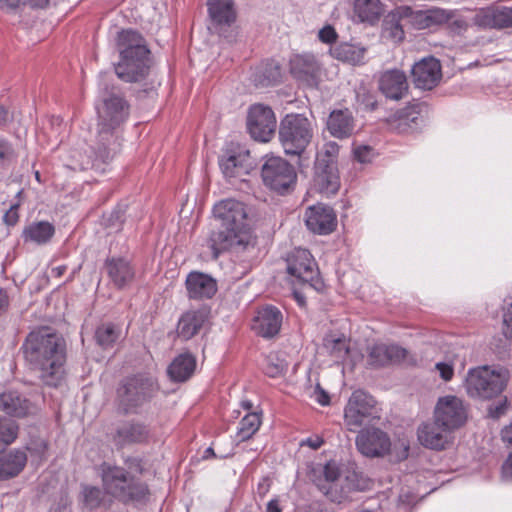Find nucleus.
I'll return each instance as SVG.
<instances>
[{
	"label": "nucleus",
	"mask_w": 512,
	"mask_h": 512,
	"mask_svg": "<svg viewBox=\"0 0 512 512\" xmlns=\"http://www.w3.org/2000/svg\"><path fill=\"white\" fill-rule=\"evenodd\" d=\"M411 77L416 88L422 90L433 89L442 77L439 60L433 56L422 58L413 65Z\"/></svg>",
	"instance_id": "obj_16"
},
{
	"label": "nucleus",
	"mask_w": 512,
	"mask_h": 512,
	"mask_svg": "<svg viewBox=\"0 0 512 512\" xmlns=\"http://www.w3.org/2000/svg\"><path fill=\"white\" fill-rule=\"evenodd\" d=\"M324 441L319 436L309 437L305 441L302 442L303 445H307L312 449H318L323 445Z\"/></svg>",
	"instance_id": "obj_60"
},
{
	"label": "nucleus",
	"mask_w": 512,
	"mask_h": 512,
	"mask_svg": "<svg viewBox=\"0 0 512 512\" xmlns=\"http://www.w3.org/2000/svg\"><path fill=\"white\" fill-rule=\"evenodd\" d=\"M121 335V328L113 323H103L96 328L95 341L103 349L112 348Z\"/></svg>",
	"instance_id": "obj_40"
},
{
	"label": "nucleus",
	"mask_w": 512,
	"mask_h": 512,
	"mask_svg": "<svg viewBox=\"0 0 512 512\" xmlns=\"http://www.w3.org/2000/svg\"><path fill=\"white\" fill-rule=\"evenodd\" d=\"M501 439L508 448H512V422L501 430Z\"/></svg>",
	"instance_id": "obj_57"
},
{
	"label": "nucleus",
	"mask_w": 512,
	"mask_h": 512,
	"mask_svg": "<svg viewBox=\"0 0 512 512\" xmlns=\"http://www.w3.org/2000/svg\"><path fill=\"white\" fill-rule=\"evenodd\" d=\"M285 370L286 364L284 361L279 360L276 356L273 355L266 357L263 364V371L267 376L276 378L283 375Z\"/></svg>",
	"instance_id": "obj_47"
},
{
	"label": "nucleus",
	"mask_w": 512,
	"mask_h": 512,
	"mask_svg": "<svg viewBox=\"0 0 512 512\" xmlns=\"http://www.w3.org/2000/svg\"><path fill=\"white\" fill-rule=\"evenodd\" d=\"M280 77V70H279V67L278 66H274L270 69V74L269 76L267 77V80H266V83H264L265 85H270L274 82H276V80Z\"/></svg>",
	"instance_id": "obj_63"
},
{
	"label": "nucleus",
	"mask_w": 512,
	"mask_h": 512,
	"mask_svg": "<svg viewBox=\"0 0 512 512\" xmlns=\"http://www.w3.org/2000/svg\"><path fill=\"white\" fill-rule=\"evenodd\" d=\"M406 74L399 69L386 70L378 79L379 91L390 100H401L408 92Z\"/></svg>",
	"instance_id": "obj_23"
},
{
	"label": "nucleus",
	"mask_w": 512,
	"mask_h": 512,
	"mask_svg": "<svg viewBox=\"0 0 512 512\" xmlns=\"http://www.w3.org/2000/svg\"><path fill=\"white\" fill-rule=\"evenodd\" d=\"M207 10L216 25L231 26L237 19L234 0H207Z\"/></svg>",
	"instance_id": "obj_31"
},
{
	"label": "nucleus",
	"mask_w": 512,
	"mask_h": 512,
	"mask_svg": "<svg viewBox=\"0 0 512 512\" xmlns=\"http://www.w3.org/2000/svg\"><path fill=\"white\" fill-rule=\"evenodd\" d=\"M358 451L370 458L383 457L390 452L391 440L389 435L379 428H367L356 437Z\"/></svg>",
	"instance_id": "obj_15"
},
{
	"label": "nucleus",
	"mask_w": 512,
	"mask_h": 512,
	"mask_svg": "<svg viewBox=\"0 0 512 512\" xmlns=\"http://www.w3.org/2000/svg\"><path fill=\"white\" fill-rule=\"evenodd\" d=\"M130 106L119 95H111L103 100L102 107L98 108V135L93 147L94 159L80 163V168H96L100 164L111 161L121 149V140L118 133L119 126L129 116Z\"/></svg>",
	"instance_id": "obj_4"
},
{
	"label": "nucleus",
	"mask_w": 512,
	"mask_h": 512,
	"mask_svg": "<svg viewBox=\"0 0 512 512\" xmlns=\"http://www.w3.org/2000/svg\"><path fill=\"white\" fill-rule=\"evenodd\" d=\"M125 464L128 469L110 462L99 465L102 489L106 495L124 505L146 504L151 496L149 485L135 474L143 473L142 460L128 457Z\"/></svg>",
	"instance_id": "obj_3"
},
{
	"label": "nucleus",
	"mask_w": 512,
	"mask_h": 512,
	"mask_svg": "<svg viewBox=\"0 0 512 512\" xmlns=\"http://www.w3.org/2000/svg\"><path fill=\"white\" fill-rule=\"evenodd\" d=\"M213 217L217 225L209 231L205 245L214 260L228 250L241 253L256 247L257 237L248 224L243 202L233 198L221 200L213 207Z\"/></svg>",
	"instance_id": "obj_1"
},
{
	"label": "nucleus",
	"mask_w": 512,
	"mask_h": 512,
	"mask_svg": "<svg viewBox=\"0 0 512 512\" xmlns=\"http://www.w3.org/2000/svg\"><path fill=\"white\" fill-rule=\"evenodd\" d=\"M19 432L20 425L17 422L0 416V452L17 440Z\"/></svg>",
	"instance_id": "obj_42"
},
{
	"label": "nucleus",
	"mask_w": 512,
	"mask_h": 512,
	"mask_svg": "<svg viewBox=\"0 0 512 512\" xmlns=\"http://www.w3.org/2000/svg\"><path fill=\"white\" fill-rule=\"evenodd\" d=\"M354 11L362 22L374 23L383 13L380 0H355Z\"/></svg>",
	"instance_id": "obj_39"
},
{
	"label": "nucleus",
	"mask_w": 512,
	"mask_h": 512,
	"mask_svg": "<svg viewBox=\"0 0 512 512\" xmlns=\"http://www.w3.org/2000/svg\"><path fill=\"white\" fill-rule=\"evenodd\" d=\"M149 438V429L140 422L128 421L119 426L113 436L115 445L123 447L130 444L142 443Z\"/></svg>",
	"instance_id": "obj_30"
},
{
	"label": "nucleus",
	"mask_w": 512,
	"mask_h": 512,
	"mask_svg": "<svg viewBox=\"0 0 512 512\" xmlns=\"http://www.w3.org/2000/svg\"><path fill=\"white\" fill-rule=\"evenodd\" d=\"M314 184L317 190L325 196L334 195L338 192L340 178L337 167L332 160L327 162L321 159L317 160Z\"/></svg>",
	"instance_id": "obj_26"
},
{
	"label": "nucleus",
	"mask_w": 512,
	"mask_h": 512,
	"mask_svg": "<svg viewBox=\"0 0 512 512\" xmlns=\"http://www.w3.org/2000/svg\"><path fill=\"white\" fill-rule=\"evenodd\" d=\"M261 177L264 185L279 193H288L296 183L294 167L281 157H268L262 165Z\"/></svg>",
	"instance_id": "obj_9"
},
{
	"label": "nucleus",
	"mask_w": 512,
	"mask_h": 512,
	"mask_svg": "<svg viewBox=\"0 0 512 512\" xmlns=\"http://www.w3.org/2000/svg\"><path fill=\"white\" fill-rule=\"evenodd\" d=\"M264 512H282V507L280 506V501L278 498L271 499L267 505Z\"/></svg>",
	"instance_id": "obj_62"
},
{
	"label": "nucleus",
	"mask_w": 512,
	"mask_h": 512,
	"mask_svg": "<svg viewBox=\"0 0 512 512\" xmlns=\"http://www.w3.org/2000/svg\"><path fill=\"white\" fill-rule=\"evenodd\" d=\"M283 314L279 308L273 305L260 307L253 318V331L263 338H273L281 329Z\"/></svg>",
	"instance_id": "obj_18"
},
{
	"label": "nucleus",
	"mask_w": 512,
	"mask_h": 512,
	"mask_svg": "<svg viewBox=\"0 0 512 512\" xmlns=\"http://www.w3.org/2000/svg\"><path fill=\"white\" fill-rule=\"evenodd\" d=\"M305 224L311 232L327 235L337 226V216L334 210L324 204L309 206L304 214Z\"/></svg>",
	"instance_id": "obj_17"
},
{
	"label": "nucleus",
	"mask_w": 512,
	"mask_h": 512,
	"mask_svg": "<svg viewBox=\"0 0 512 512\" xmlns=\"http://www.w3.org/2000/svg\"><path fill=\"white\" fill-rule=\"evenodd\" d=\"M55 233V227L48 221L32 222L25 226L22 238L25 243L31 242L37 245L48 243Z\"/></svg>",
	"instance_id": "obj_35"
},
{
	"label": "nucleus",
	"mask_w": 512,
	"mask_h": 512,
	"mask_svg": "<svg viewBox=\"0 0 512 512\" xmlns=\"http://www.w3.org/2000/svg\"><path fill=\"white\" fill-rule=\"evenodd\" d=\"M22 449L30 453L32 461L43 462L47 459L49 444L44 438L31 437Z\"/></svg>",
	"instance_id": "obj_45"
},
{
	"label": "nucleus",
	"mask_w": 512,
	"mask_h": 512,
	"mask_svg": "<svg viewBox=\"0 0 512 512\" xmlns=\"http://www.w3.org/2000/svg\"><path fill=\"white\" fill-rule=\"evenodd\" d=\"M207 315L203 310H192L184 313L178 321L177 334L183 340L195 336L206 321Z\"/></svg>",
	"instance_id": "obj_33"
},
{
	"label": "nucleus",
	"mask_w": 512,
	"mask_h": 512,
	"mask_svg": "<svg viewBox=\"0 0 512 512\" xmlns=\"http://www.w3.org/2000/svg\"><path fill=\"white\" fill-rule=\"evenodd\" d=\"M337 37V32L331 25L323 27L318 33L319 40L325 44L334 43L337 40Z\"/></svg>",
	"instance_id": "obj_51"
},
{
	"label": "nucleus",
	"mask_w": 512,
	"mask_h": 512,
	"mask_svg": "<svg viewBox=\"0 0 512 512\" xmlns=\"http://www.w3.org/2000/svg\"><path fill=\"white\" fill-rule=\"evenodd\" d=\"M502 477L505 480H512V452L509 454L507 460L502 465Z\"/></svg>",
	"instance_id": "obj_58"
},
{
	"label": "nucleus",
	"mask_w": 512,
	"mask_h": 512,
	"mask_svg": "<svg viewBox=\"0 0 512 512\" xmlns=\"http://www.w3.org/2000/svg\"><path fill=\"white\" fill-rule=\"evenodd\" d=\"M196 368L195 358L189 354L184 353L178 355L168 367V375L175 382H184L189 379Z\"/></svg>",
	"instance_id": "obj_36"
},
{
	"label": "nucleus",
	"mask_w": 512,
	"mask_h": 512,
	"mask_svg": "<svg viewBox=\"0 0 512 512\" xmlns=\"http://www.w3.org/2000/svg\"><path fill=\"white\" fill-rule=\"evenodd\" d=\"M104 269L110 283L118 290L129 287L135 278V269L131 262L124 257H108Z\"/></svg>",
	"instance_id": "obj_22"
},
{
	"label": "nucleus",
	"mask_w": 512,
	"mask_h": 512,
	"mask_svg": "<svg viewBox=\"0 0 512 512\" xmlns=\"http://www.w3.org/2000/svg\"><path fill=\"white\" fill-rule=\"evenodd\" d=\"M28 455L21 448H13L0 455V481L17 477L23 472Z\"/></svg>",
	"instance_id": "obj_29"
},
{
	"label": "nucleus",
	"mask_w": 512,
	"mask_h": 512,
	"mask_svg": "<svg viewBox=\"0 0 512 512\" xmlns=\"http://www.w3.org/2000/svg\"><path fill=\"white\" fill-rule=\"evenodd\" d=\"M272 481L268 476L263 477L256 489V494L259 496L260 499L265 498V496L268 494L271 488Z\"/></svg>",
	"instance_id": "obj_54"
},
{
	"label": "nucleus",
	"mask_w": 512,
	"mask_h": 512,
	"mask_svg": "<svg viewBox=\"0 0 512 512\" xmlns=\"http://www.w3.org/2000/svg\"><path fill=\"white\" fill-rule=\"evenodd\" d=\"M219 166L227 179L240 178L252 168L250 152L237 143H229L219 158Z\"/></svg>",
	"instance_id": "obj_14"
},
{
	"label": "nucleus",
	"mask_w": 512,
	"mask_h": 512,
	"mask_svg": "<svg viewBox=\"0 0 512 512\" xmlns=\"http://www.w3.org/2000/svg\"><path fill=\"white\" fill-rule=\"evenodd\" d=\"M10 118L9 111L0 104V127L5 126L10 121Z\"/></svg>",
	"instance_id": "obj_64"
},
{
	"label": "nucleus",
	"mask_w": 512,
	"mask_h": 512,
	"mask_svg": "<svg viewBox=\"0 0 512 512\" xmlns=\"http://www.w3.org/2000/svg\"><path fill=\"white\" fill-rule=\"evenodd\" d=\"M502 331L507 339L512 340V298L505 300Z\"/></svg>",
	"instance_id": "obj_48"
},
{
	"label": "nucleus",
	"mask_w": 512,
	"mask_h": 512,
	"mask_svg": "<svg viewBox=\"0 0 512 512\" xmlns=\"http://www.w3.org/2000/svg\"><path fill=\"white\" fill-rule=\"evenodd\" d=\"M467 419V406L461 399L450 396V431L463 426Z\"/></svg>",
	"instance_id": "obj_44"
},
{
	"label": "nucleus",
	"mask_w": 512,
	"mask_h": 512,
	"mask_svg": "<svg viewBox=\"0 0 512 512\" xmlns=\"http://www.w3.org/2000/svg\"><path fill=\"white\" fill-rule=\"evenodd\" d=\"M314 398L315 400L322 406L328 405L330 402V397L326 391H324L320 385H317L314 390Z\"/></svg>",
	"instance_id": "obj_55"
},
{
	"label": "nucleus",
	"mask_w": 512,
	"mask_h": 512,
	"mask_svg": "<svg viewBox=\"0 0 512 512\" xmlns=\"http://www.w3.org/2000/svg\"><path fill=\"white\" fill-rule=\"evenodd\" d=\"M18 204L12 205L3 216V221L8 226H14L19 221Z\"/></svg>",
	"instance_id": "obj_53"
},
{
	"label": "nucleus",
	"mask_w": 512,
	"mask_h": 512,
	"mask_svg": "<svg viewBox=\"0 0 512 512\" xmlns=\"http://www.w3.org/2000/svg\"><path fill=\"white\" fill-rule=\"evenodd\" d=\"M354 156L361 163L370 162L373 157V149L367 145L358 146L354 149Z\"/></svg>",
	"instance_id": "obj_52"
},
{
	"label": "nucleus",
	"mask_w": 512,
	"mask_h": 512,
	"mask_svg": "<svg viewBox=\"0 0 512 512\" xmlns=\"http://www.w3.org/2000/svg\"><path fill=\"white\" fill-rule=\"evenodd\" d=\"M116 47L120 60L115 65V73L124 82H140L150 71V50L145 39L133 29H122L117 33Z\"/></svg>",
	"instance_id": "obj_5"
},
{
	"label": "nucleus",
	"mask_w": 512,
	"mask_h": 512,
	"mask_svg": "<svg viewBox=\"0 0 512 512\" xmlns=\"http://www.w3.org/2000/svg\"><path fill=\"white\" fill-rule=\"evenodd\" d=\"M279 141L286 155L300 156L313 138L311 121L302 114H287L280 122Z\"/></svg>",
	"instance_id": "obj_8"
},
{
	"label": "nucleus",
	"mask_w": 512,
	"mask_h": 512,
	"mask_svg": "<svg viewBox=\"0 0 512 512\" xmlns=\"http://www.w3.org/2000/svg\"><path fill=\"white\" fill-rule=\"evenodd\" d=\"M402 13L405 22L417 30L428 29L448 20L447 12L439 8L413 10L408 6H402Z\"/></svg>",
	"instance_id": "obj_24"
},
{
	"label": "nucleus",
	"mask_w": 512,
	"mask_h": 512,
	"mask_svg": "<svg viewBox=\"0 0 512 512\" xmlns=\"http://www.w3.org/2000/svg\"><path fill=\"white\" fill-rule=\"evenodd\" d=\"M323 346L327 352L337 360L344 361L350 351L348 341L345 336L335 337L328 335L323 340Z\"/></svg>",
	"instance_id": "obj_43"
},
{
	"label": "nucleus",
	"mask_w": 512,
	"mask_h": 512,
	"mask_svg": "<svg viewBox=\"0 0 512 512\" xmlns=\"http://www.w3.org/2000/svg\"><path fill=\"white\" fill-rule=\"evenodd\" d=\"M9 306V296L5 289L0 287V314L4 313Z\"/></svg>",
	"instance_id": "obj_61"
},
{
	"label": "nucleus",
	"mask_w": 512,
	"mask_h": 512,
	"mask_svg": "<svg viewBox=\"0 0 512 512\" xmlns=\"http://www.w3.org/2000/svg\"><path fill=\"white\" fill-rule=\"evenodd\" d=\"M510 380L509 370L500 365H481L469 369L465 378L467 394L475 399L490 400L501 394Z\"/></svg>",
	"instance_id": "obj_7"
},
{
	"label": "nucleus",
	"mask_w": 512,
	"mask_h": 512,
	"mask_svg": "<svg viewBox=\"0 0 512 512\" xmlns=\"http://www.w3.org/2000/svg\"><path fill=\"white\" fill-rule=\"evenodd\" d=\"M23 355L40 382L57 388L65 380L66 342L50 328L30 332L23 345Z\"/></svg>",
	"instance_id": "obj_2"
},
{
	"label": "nucleus",
	"mask_w": 512,
	"mask_h": 512,
	"mask_svg": "<svg viewBox=\"0 0 512 512\" xmlns=\"http://www.w3.org/2000/svg\"><path fill=\"white\" fill-rule=\"evenodd\" d=\"M375 399L363 390H356L350 396L344 410V423L354 432L363 426L366 420L374 417Z\"/></svg>",
	"instance_id": "obj_11"
},
{
	"label": "nucleus",
	"mask_w": 512,
	"mask_h": 512,
	"mask_svg": "<svg viewBox=\"0 0 512 512\" xmlns=\"http://www.w3.org/2000/svg\"><path fill=\"white\" fill-rule=\"evenodd\" d=\"M287 272L299 281L319 289L322 281L317 264L307 249L296 248L287 258Z\"/></svg>",
	"instance_id": "obj_12"
},
{
	"label": "nucleus",
	"mask_w": 512,
	"mask_h": 512,
	"mask_svg": "<svg viewBox=\"0 0 512 512\" xmlns=\"http://www.w3.org/2000/svg\"><path fill=\"white\" fill-rule=\"evenodd\" d=\"M448 431V396L440 397L435 410L434 421L418 428V439L430 449H444Z\"/></svg>",
	"instance_id": "obj_10"
},
{
	"label": "nucleus",
	"mask_w": 512,
	"mask_h": 512,
	"mask_svg": "<svg viewBox=\"0 0 512 512\" xmlns=\"http://www.w3.org/2000/svg\"><path fill=\"white\" fill-rule=\"evenodd\" d=\"M330 53L342 62L359 65L364 63L366 48L344 42L330 48Z\"/></svg>",
	"instance_id": "obj_38"
},
{
	"label": "nucleus",
	"mask_w": 512,
	"mask_h": 512,
	"mask_svg": "<svg viewBox=\"0 0 512 512\" xmlns=\"http://www.w3.org/2000/svg\"><path fill=\"white\" fill-rule=\"evenodd\" d=\"M185 287L188 297L193 300L211 299L218 289L214 278L199 271H192L187 275Z\"/></svg>",
	"instance_id": "obj_25"
},
{
	"label": "nucleus",
	"mask_w": 512,
	"mask_h": 512,
	"mask_svg": "<svg viewBox=\"0 0 512 512\" xmlns=\"http://www.w3.org/2000/svg\"><path fill=\"white\" fill-rule=\"evenodd\" d=\"M508 409L507 399H501L496 403H493L488 408V415L493 419H498L503 416Z\"/></svg>",
	"instance_id": "obj_50"
},
{
	"label": "nucleus",
	"mask_w": 512,
	"mask_h": 512,
	"mask_svg": "<svg viewBox=\"0 0 512 512\" xmlns=\"http://www.w3.org/2000/svg\"><path fill=\"white\" fill-rule=\"evenodd\" d=\"M159 385L152 377L137 374L124 378L116 389L115 406L119 414H136L158 392Z\"/></svg>",
	"instance_id": "obj_6"
},
{
	"label": "nucleus",
	"mask_w": 512,
	"mask_h": 512,
	"mask_svg": "<svg viewBox=\"0 0 512 512\" xmlns=\"http://www.w3.org/2000/svg\"><path fill=\"white\" fill-rule=\"evenodd\" d=\"M0 411L13 418H27L38 412V407L30 399L16 390L0 393Z\"/></svg>",
	"instance_id": "obj_19"
},
{
	"label": "nucleus",
	"mask_w": 512,
	"mask_h": 512,
	"mask_svg": "<svg viewBox=\"0 0 512 512\" xmlns=\"http://www.w3.org/2000/svg\"><path fill=\"white\" fill-rule=\"evenodd\" d=\"M16 157L12 144L4 138H0V166H5Z\"/></svg>",
	"instance_id": "obj_49"
},
{
	"label": "nucleus",
	"mask_w": 512,
	"mask_h": 512,
	"mask_svg": "<svg viewBox=\"0 0 512 512\" xmlns=\"http://www.w3.org/2000/svg\"><path fill=\"white\" fill-rule=\"evenodd\" d=\"M50 0H23L22 5H28L33 9H44L48 7Z\"/></svg>",
	"instance_id": "obj_59"
},
{
	"label": "nucleus",
	"mask_w": 512,
	"mask_h": 512,
	"mask_svg": "<svg viewBox=\"0 0 512 512\" xmlns=\"http://www.w3.org/2000/svg\"><path fill=\"white\" fill-rule=\"evenodd\" d=\"M422 104H413L400 110L393 121V128L399 133L416 130L421 122Z\"/></svg>",
	"instance_id": "obj_34"
},
{
	"label": "nucleus",
	"mask_w": 512,
	"mask_h": 512,
	"mask_svg": "<svg viewBox=\"0 0 512 512\" xmlns=\"http://www.w3.org/2000/svg\"><path fill=\"white\" fill-rule=\"evenodd\" d=\"M104 493V490H101L99 487L83 486L81 492L83 505L89 510L97 509L104 500Z\"/></svg>",
	"instance_id": "obj_46"
},
{
	"label": "nucleus",
	"mask_w": 512,
	"mask_h": 512,
	"mask_svg": "<svg viewBox=\"0 0 512 512\" xmlns=\"http://www.w3.org/2000/svg\"><path fill=\"white\" fill-rule=\"evenodd\" d=\"M327 128L332 136L344 139L352 135L354 120L348 109L334 110L330 113Z\"/></svg>",
	"instance_id": "obj_32"
},
{
	"label": "nucleus",
	"mask_w": 512,
	"mask_h": 512,
	"mask_svg": "<svg viewBox=\"0 0 512 512\" xmlns=\"http://www.w3.org/2000/svg\"><path fill=\"white\" fill-rule=\"evenodd\" d=\"M261 426V418L258 413L252 412L246 414L239 422L236 437L238 441L243 442L252 438Z\"/></svg>",
	"instance_id": "obj_41"
},
{
	"label": "nucleus",
	"mask_w": 512,
	"mask_h": 512,
	"mask_svg": "<svg viewBox=\"0 0 512 512\" xmlns=\"http://www.w3.org/2000/svg\"><path fill=\"white\" fill-rule=\"evenodd\" d=\"M319 64L311 54H297L290 60V72L299 81L315 85L319 75Z\"/></svg>",
	"instance_id": "obj_28"
},
{
	"label": "nucleus",
	"mask_w": 512,
	"mask_h": 512,
	"mask_svg": "<svg viewBox=\"0 0 512 512\" xmlns=\"http://www.w3.org/2000/svg\"><path fill=\"white\" fill-rule=\"evenodd\" d=\"M323 478L316 482L318 489L332 502L341 503L346 498V491L339 486V469L334 462L322 468Z\"/></svg>",
	"instance_id": "obj_27"
},
{
	"label": "nucleus",
	"mask_w": 512,
	"mask_h": 512,
	"mask_svg": "<svg viewBox=\"0 0 512 512\" xmlns=\"http://www.w3.org/2000/svg\"><path fill=\"white\" fill-rule=\"evenodd\" d=\"M406 356V350L397 345L374 344L367 347L366 364L378 369L399 363Z\"/></svg>",
	"instance_id": "obj_20"
},
{
	"label": "nucleus",
	"mask_w": 512,
	"mask_h": 512,
	"mask_svg": "<svg viewBox=\"0 0 512 512\" xmlns=\"http://www.w3.org/2000/svg\"><path fill=\"white\" fill-rule=\"evenodd\" d=\"M402 21H405L402 6L391 11L383 21V37L395 43L402 42L405 38Z\"/></svg>",
	"instance_id": "obj_37"
},
{
	"label": "nucleus",
	"mask_w": 512,
	"mask_h": 512,
	"mask_svg": "<svg viewBox=\"0 0 512 512\" xmlns=\"http://www.w3.org/2000/svg\"><path fill=\"white\" fill-rule=\"evenodd\" d=\"M22 4L23 0H0V9L3 11H15Z\"/></svg>",
	"instance_id": "obj_56"
},
{
	"label": "nucleus",
	"mask_w": 512,
	"mask_h": 512,
	"mask_svg": "<svg viewBox=\"0 0 512 512\" xmlns=\"http://www.w3.org/2000/svg\"><path fill=\"white\" fill-rule=\"evenodd\" d=\"M247 130L251 137L259 142H269L275 135L276 117L269 106L252 105L247 114Z\"/></svg>",
	"instance_id": "obj_13"
},
{
	"label": "nucleus",
	"mask_w": 512,
	"mask_h": 512,
	"mask_svg": "<svg viewBox=\"0 0 512 512\" xmlns=\"http://www.w3.org/2000/svg\"><path fill=\"white\" fill-rule=\"evenodd\" d=\"M473 23L480 28H512V6H493L480 9L473 17Z\"/></svg>",
	"instance_id": "obj_21"
}]
</instances>
